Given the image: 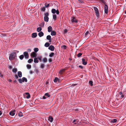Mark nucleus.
Segmentation results:
<instances>
[{"instance_id":"obj_1","label":"nucleus","mask_w":126,"mask_h":126,"mask_svg":"<svg viewBox=\"0 0 126 126\" xmlns=\"http://www.w3.org/2000/svg\"><path fill=\"white\" fill-rule=\"evenodd\" d=\"M16 56V54L15 52H13L11 53L9 56V59L11 61L14 59L15 58Z\"/></svg>"},{"instance_id":"obj_2","label":"nucleus","mask_w":126,"mask_h":126,"mask_svg":"<svg viewBox=\"0 0 126 126\" xmlns=\"http://www.w3.org/2000/svg\"><path fill=\"white\" fill-rule=\"evenodd\" d=\"M117 96L121 98H124L125 96V92H120L119 93V94H117Z\"/></svg>"},{"instance_id":"obj_3","label":"nucleus","mask_w":126,"mask_h":126,"mask_svg":"<svg viewBox=\"0 0 126 126\" xmlns=\"http://www.w3.org/2000/svg\"><path fill=\"white\" fill-rule=\"evenodd\" d=\"M96 16L97 17H98L99 16V12L97 8L96 7H94Z\"/></svg>"},{"instance_id":"obj_4","label":"nucleus","mask_w":126,"mask_h":126,"mask_svg":"<svg viewBox=\"0 0 126 126\" xmlns=\"http://www.w3.org/2000/svg\"><path fill=\"white\" fill-rule=\"evenodd\" d=\"M51 13L53 14H54L56 13V14L58 15L59 13V10L58 9H57V10H56L54 8H53L51 10Z\"/></svg>"},{"instance_id":"obj_5","label":"nucleus","mask_w":126,"mask_h":126,"mask_svg":"<svg viewBox=\"0 0 126 126\" xmlns=\"http://www.w3.org/2000/svg\"><path fill=\"white\" fill-rule=\"evenodd\" d=\"M71 21L72 23H77L78 20L76 19L75 17H73L71 20Z\"/></svg>"},{"instance_id":"obj_6","label":"nucleus","mask_w":126,"mask_h":126,"mask_svg":"<svg viewBox=\"0 0 126 126\" xmlns=\"http://www.w3.org/2000/svg\"><path fill=\"white\" fill-rule=\"evenodd\" d=\"M16 110H14L13 111H11L9 112V114L12 116H14L15 114Z\"/></svg>"},{"instance_id":"obj_7","label":"nucleus","mask_w":126,"mask_h":126,"mask_svg":"<svg viewBox=\"0 0 126 126\" xmlns=\"http://www.w3.org/2000/svg\"><path fill=\"white\" fill-rule=\"evenodd\" d=\"M23 54L25 58H28L29 57V55L28 52L27 51H25L24 52Z\"/></svg>"},{"instance_id":"obj_8","label":"nucleus","mask_w":126,"mask_h":126,"mask_svg":"<svg viewBox=\"0 0 126 126\" xmlns=\"http://www.w3.org/2000/svg\"><path fill=\"white\" fill-rule=\"evenodd\" d=\"M37 55V54L35 53V52H33L31 54V56L32 57H36Z\"/></svg>"},{"instance_id":"obj_9","label":"nucleus","mask_w":126,"mask_h":126,"mask_svg":"<svg viewBox=\"0 0 126 126\" xmlns=\"http://www.w3.org/2000/svg\"><path fill=\"white\" fill-rule=\"evenodd\" d=\"M54 46L51 45L48 47V48L51 51H53L54 49Z\"/></svg>"},{"instance_id":"obj_10","label":"nucleus","mask_w":126,"mask_h":126,"mask_svg":"<svg viewBox=\"0 0 126 126\" xmlns=\"http://www.w3.org/2000/svg\"><path fill=\"white\" fill-rule=\"evenodd\" d=\"M82 63L84 65H86L87 63V61L84 59H82Z\"/></svg>"},{"instance_id":"obj_11","label":"nucleus","mask_w":126,"mask_h":126,"mask_svg":"<svg viewBox=\"0 0 126 126\" xmlns=\"http://www.w3.org/2000/svg\"><path fill=\"white\" fill-rule=\"evenodd\" d=\"M47 39L49 40V42H51V37L50 35H47Z\"/></svg>"},{"instance_id":"obj_12","label":"nucleus","mask_w":126,"mask_h":126,"mask_svg":"<svg viewBox=\"0 0 126 126\" xmlns=\"http://www.w3.org/2000/svg\"><path fill=\"white\" fill-rule=\"evenodd\" d=\"M32 37L33 38H35L37 36V34L36 33H33L32 34Z\"/></svg>"},{"instance_id":"obj_13","label":"nucleus","mask_w":126,"mask_h":126,"mask_svg":"<svg viewBox=\"0 0 126 126\" xmlns=\"http://www.w3.org/2000/svg\"><path fill=\"white\" fill-rule=\"evenodd\" d=\"M56 34V32L52 31L51 33V34L52 36L55 35Z\"/></svg>"},{"instance_id":"obj_14","label":"nucleus","mask_w":126,"mask_h":126,"mask_svg":"<svg viewBox=\"0 0 126 126\" xmlns=\"http://www.w3.org/2000/svg\"><path fill=\"white\" fill-rule=\"evenodd\" d=\"M17 74L18 77L21 78L22 76V73L21 71H18L17 72Z\"/></svg>"},{"instance_id":"obj_15","label":"nucleus","mask_w":126,"mask_h":126,"mask_svg":"<svg viewBox=\"0 0 126 126\" xmlns=\"http://www.w3.org/2000/svg\"><path fill=\"white\" fill-rule=\"evenodd\" d=\"M53 118L51 116H49L48 118V120L50 121V122H52L53 120Z\"/></svg>"},{"instance_id":"obj_16","label":"nucleus","mask_w":126,"mask_h":126,"mask_svg":"<svg viewBox=\"0 0 126 126\" xmlns=\"http://www.w3.org/2000/svg\"><path fill=\"white\" fill-rule=\"evenodd\" d=\"M44 34L42 32H41L38 33V35L40 37H41L43 36Z\"/></svg>"},{"instance_id":"obj_17","label":"nucleus","mask_w":126,"mask_h":126,"mask_svg":"<svg viewBox=\"0 0 126 126\" xmlns=\"http://www.w3.org/2000/svg\"><path fill=\"white\" fill-rule=\"evenodd\" d=\"M48 31L49 32H50L52 31V28L51 26H49L48 27Z\"/></svg>"},{"instance_id":"obj_18","label":"nucleus","mask_w":126,"mask_h":126,"mask_svg":"<svg viewBox=\"0 0 126 126\" xmlns=\"http://www.w3.org/2000/svg\"><path fill=\"white\" fill-rule=\"evenodd\" d=\"M39 62L37 58L35 57L34 59V62L35 63H38Z\"/></svg>"},{"instance_id":"obj_19","label":"nucleus","mask_w":126,"mask_h":126,"mask_svg":"<svg viewBox=\"0 0 126 126\" xmlns=\"http://www.w3.org/2000/svg\"><path fill=\"white\" fill-rule=\"evenodd\" d=\"M46 7L45 6H43V7L40 8L41 11L44 12L46 10Z\"/></svg>"},{"instance_id":"obj_20","label":"nucleus","mask_w":126,"mask_h":126,"mask_svg":"<svg viewBox=\"0 0 126 126\" xmlns=\"http://www.w3.org/2000/svg\"><path fill=\"white\" fill-rule=\"evenodd\" d=\"M22 81L23 82H24V81L26 82L27 81V78L25 77L22 78Z\"/></svg>"},{"instance_id":"obj_21","label":"nucleus","mask_w":126,"mask_h":126,"mask_svg":"<svg viewBox=\"0 0 126 126\" xmlns=\"http://www.w3.org/2000/svg\"><path fill=\"white\" fill-rule=\"evenodd\" d=\"M44 17H48V16L49 15V13L48 12H45L44 14Z\"/></svg>"},{"instance_id":"obj_22","label":"nucleus","mask_w":126,"mask_h":126,"mask_svg":"<svg viewBox=\"0 0 126 126\" xmlns=\"http://www.w3.org/2000/svg\"><path fill=\"white\" fill-rule=\"evenodd\" d=\"M25 94L27 95L26 96L27 98L28 99L30 97V95L29 93H26Z\"/></svg>"},{"instance_id":"obj_23","label":"nucleus","mask_w":126,"mask_h":126,"mask_svg":"<svg viewBox=\"0 0 126 126\" xmlns=\"http://www.w3.org/2000/svg\"><path fill=\"white\" fill-rule=\"evenodd\" d=\"M117 121V120L116 119H114L113 120H111L110 122L111 123H116Z\"/></svg>"},{"instance_id":"obj_24","label":"nucleus","mask_w":126,"mask_h":126,"mask_svg":"<svg viewBox=\"0 0 126 126\" xmlns=\"http://www.w3.org/2000/svg\"><path fill=\"white\" fill-rule=\"evenodd\" d=\"M44 20L45 21L48 22V21L49 18L48 17H44Z\"/></svg>"},{"instance_id":"obj_25","label":"nucleus","mask_w":126,"mask_h":126,"mask_svg":"<svg viewBox=\"0 0 126 126\" xmlns=\"http://www.w3.org/2000/svg\"><path fill=\"white\" fill-rule=\"evenodd\" d=\"M53 19L54 20H56L57 19V16L56 15L53 14Z\"/></svg>"},{"instance_id":"obj_26","label":"nucleus","mask_w":126,"mask_h":126,"mask_svg":"<svg viewBox=\"0 0 126 126\" xmlns=\"http://www.w3.org/2000/svg\"><path fill=\"white\" fill-rule=\"evenodd\" d=\"M45 7L46 8H47L50 6V4L49 3L47 4V3H46L45 4Z\"/></svg>"},{"instance_id":"obj_27","label":"nucleus","mask_w":126,"mask_h":126,"mask_svg":"<svg viewBox=\"0 0 126 126\" xmlns=\"http://www.w3.org/2000/svg\"><path fill=\"white\" fill-rule=\"evenodd\" d=\"M42 29L41 27H39L37 28V31L38 32H39L42 30Z\"/></svg>"},{"instance_id":"obj_28","label":"nucleus","mask_w":126,"mask_h":126,"mask_svg":"<svg viewBox=\"0 0 126 126\" xmlns=\"http://www.w3.org/2000/svg\"><path fill=\"white\" fill-rule=\"evenodd\" d=\"M45 95L46 96H47V97H48L50 96V95L48 93H47L45 94Z\"/></svg>"},{"instance_id":"obj_29","label":"nucleus","mask_w":126,"mask_h":126,"mask_svg":"<svg viewBox=\"0 0 126 126\" xmlns=\"http://www.w3.org/2000/svg\"><path fill=\"white\" fill-rule=\"evenodd\" d=\"M65 69H64L61 70L59 72V73L61 74H62L63 73V71Z\"/></svg>"},{"instance_id":"obj_30","label":"nucleus","mask_w":126,"mask_h":126,"mask_svg":"<svg viewBox=\"0 0 126 126\" xmlns=\"http://www.w3.org/2000/svg\"><path fill=\"white\" fill-rule=\"evenodd\" d=\"M49 44L48 43H46L45 45V46L46 47H48L49 46Z\"/></svg>"},{"instance_id":"obj_31","label":"nucleus","mask_w":126,"mask_h":126,"mask_svg":"<svg viewBox=\"0 0 126 126\" xmlns=\"http://www.w3.org/2000/svg\"><path fill=\"white\" fill-rule=\"evenodd\" d=\"M33 61V60L32 59H31L28 60V62L29 63H31Z\"/></svg>"},{"instance_id":"obj_32","label":"nucleus","mask_w":126,"mask_h":126,"mask_svg":"<svg viewBox=\"0 0 126 126\" xmlns=\"http://www.w3.org/2000/svg\"><path fill=\"white\" fill-rule=\"evenodd\" d=\"M27 68L29 69L31 68V65L28 64L27 65Z\"/></svg>"},{"instance_id":"obj_33","label":"nucleus","mask_w":126,"mask_h":126,"mask_svg":"<svg viewBox=\"0 0 126 126\" xmlns=\"http://www.w3.org/2000/svg\"><path fill=\"white\" fill-rule=\"evenodd\" d=\"M17 70L16 68H14L12 70V71L14 73H16L17 71Z\"/></svg>"},{"instance_id":"obj_34","label":"nucleus","mask_w":126,"mask_h":126,"mask_svg":"<svg viewBox=\"0 0 126 126\" xmlns=\"http://www.w3.org/2000/svg\"><path fill=\"white\" fill-rule=\"evenodd\" d=\"M24 57V55H21L19 56V58L21 60H22Z\"/></svg>"},{"instance_id":"obj_35","label":"nucleus","mask_w":126,"mask_h":126,"mask_svg":"<svg viewBox=\"0 0 126 126\" xmlns=\"http://www.w3.org/2000/svg\"><path fill=\"white\" fill-rule=\"evenodd\" d=\"M39 49L37 48H35L34 49V50L35 52H37L38 51Z\"/></svg>"},{"instance_id":"obj_36","label":"nucleus","mask_w":126,"mask_h":126,"mask_svg":"<svg viewBox=\"0 0 126 126\" xmlns=\"http://www.w3.org/2000/svg\"><path fill=\"white\" fill-rule=\"evenodd\" d=\"M18 115L20 117H21L23 115V114L20 111L18 113Z\"/></svg>"},{"instance_id":"obj_37","label":"nucleus","mask_w":126,"mask_h":126,"mask_svg":"<svg viewBox=\"0 0 126 126\" xmlns=\"http://www.w3.org/2000/svg\"><path fill=\"white\" fill-rule=\"evenodd\" d=\"M77 120H74L73 122V123H74V124H76L77 123Z\"/></svg>"},{"instance_id":"obj_38","label":"nucleus","mask_w":126,"mask_h":126,"mask_svg":"<svg viewBox=\"0 0 126 126\" xmlns=\"http://www.w3.org/2000/svg\"><path fill=\"white\" fill-rule=\"evenodd\" d=\"M54 55V53L53 52H51V54L49 55V56L50 57H53Z\"/></svg>"},{"instance_id":"obj_39","label":"nucleus","mask_w":126,"mask_h":126,"mask_svg":"<svg viewBox=\"0 0 126 126\" xmlns=\"http://www.w3.org/2000/svg\"><path fill=\"white\" fill-rule=\"evenodd\" d=\"M43 61L44 62H46L47 61V59L46 58H44L43 59Z\"/></svg>"},{"instance_id":"obj_40","label":"nucleus","mask_w":126,"mask_h":126,"mask_svg":"<svg viewBox=\"0 0 126 126\" xmlns=\"http://www.w3.org/2000/svg\"><path fill=\"white\" fill-rule=\"evenodd\" d=\"M22 79H21V78H20V79H18V81H19V83H22Z\"/></svg>"},{"instance_id":"obj_41","label":"nucleus","mask_w":126,"mask_h":126,"mask_svg":"<svg viewBox=\"0 0 126 126\" xmlns=\"http://www.w3.org/2000/svg\"><path fill=\"white\" fill-rule=\"evenodd\" d=\"M58 78H55L54 80V82H56L58 80Z\"/></svg>"},{"instance_id":"obj_42","label":"nucleus","mask_w":126,"mask_h":126,"mask_svg":"<svg viewBox=\"0 0 126 126\" xmlns=\"http://www.w3.org/2000/svg\"><path fill=\"white\" fill-rule=\"evenodd\" d=\"M82 55V54L81 53H78L77 55V56H78V57H80Z\"/></svg>"},{"instance_id":"obj_43","label":"nucleus","mask_w":126,"mask_h":126,"mask_svg":"<svg viewBox=\"0 0 126 126\" xmlns=\"http://www.w3.org/2000/svg\"><path fill=\"white\" fill-rule=\"evenodd\" d=\"M45 66V65L44 64H42L41 65V67L42 68H43Z\"/></svg>"},{"instance_id":"obj_44","label":"nucleus","mask_w":126,"mask_h":126,"mask_svg":"<svg viewBox=\"0 0 126 126\" xmlns=\"http://www.w3.org/2000/svg\"><path fill=\"white\" fill-rule=\"evenodd\" d=\"M89 83L90 84V85L91 86H92L93 85V82L92 81H89Z\"/></svg>"},{"instance_id":"obj_45","label":"nucleus","mask_w":126,"mask_h":126,"mask_svg":"<svg viewBox=\"0 0 126 126\" xmlns=\"http://www.w3.org/2000/svg\"><path fill=\"white\" fill-rule=\"evenodd\" d=\"M68 30L67 29H65L64 30V33L65 34L67 32Z\"/></svg>"},{"instance_id":"obj_46","label":"nucleus","mask_w":126,"mask_h":126,"mask_svg":"<svg viewBox=\"0 0 126 126\" xmlns=\"http://www.w3.org/2000/svg\"><path fill=\"white\" fill-rule=\"evenodd\" d=\"M38 59L39 60L40 62H41V61H42V60H41L42 57H38Z\"/></svg>"},{"instance_id":"obj_47","label":"nucleus","mask_w":126,"mask_h":126,"mask_svg":"<svg viewBox=\"0 0 126 126\" xmlns=\"http://www.w3.org/2000/svg\"><path fill=\"white\" fill-rule=\"evenodd\" d=\"M18 76L17 75H16H16H15V79H18Z\"/></svg>"},{"instance_id":"obj_48","label":"nucleus","mask_w":126,"mask_h":126,"mask_svg":"<svg viewBox=\"0 0 126 126\" xmlns=\"http://www.w3.org/2000/svg\"><path fill=\"white\" fill-rule=\"evenodd\" d=\"M89 32L88 31H87L85 33V35L86 36L89 33Z\"/></svg>"},{"instance_id":"obj_49","label":"nucleus","mask_w":126,"mask_h":126,"mask_svg":"<svg viewBox=\"0 0 126 126\" xmlns=\"http://www.w3.org/2000/svg\"><path fill=\"white\" fill-rule=\"evenodd\" d=\"M63 48H64V49H65L66 48V46L65 45H64L63 46Z\"/></svg>"},{"instance_id":"obj_50","label":"nucleus","mask_w":126,"mask_h":126,"mask_svg":"<svg viewBox=\"0 0 126 126\" xmlns=\"http://www.w3.org/2000/svg\"><path fill=\"white\" fill-rule=\"evenodd\" d=\"M78 0V1L79 3H82V0Z\"/></svg>"},{"instance_id":"obj_51","label":"nucleus","mask_w":126,"mask_h":126,"mask_svg":"<svg viewBox=\"0 0 126 126\" xmlns=\"http://www.w3.org/2000/svg\"><path fill=\"white\" fill-rule=\"evenodd\" d=\"M27 51H28L29 52H31V49H30V48L28 49H27Z\"/></svg>"},{"instance_id":"obj_52","label":"nucleus","mask_w":126,"mask_h":126,"mask_svg":"<svg viewBox=\"0 0 126 126\" xmlns=\"http://www.w3.org/2000/svg\"><path fill=\"white\" fill-rule=\"evenodd\" d=\"M79 67L81 69H82L83 68V66H81V65H79Z\"/></svg>"},{"instance_id":"obj_53","label":"nucleus","mask_w":126,"mask_h":126,"mask_svg":"<svg viewBox=\"0 0 126 126\" xmlns=\"http://www.w3.org/2000/svg\"><path fill=\"white\" fill-rule=\"evenodd\" d=\"M8 68L10 69H11L12 68V66H9V67H8Z\"/></svg>"},{"instance_id":"obj_54","label":"nucleus","mask_w":126,"mask_h":126,"mask_svg":"<svg viewBox=\"0 0 126 126\" xmlns=\"http://www.w3.org/2000/svg\"><path fill=\"white\" fill-rule=\"evenodd\" d=\"M49 61L50 62H51L52 61V59H49Z\"/></svg>"},{"instance_id":"obj_55","label":"nucleus","mask_w":126,"mask_h":126,"mask_svg":"<svg viewBox=\"0 0 126 126\" xmlns=\"http://www.w3.org/2000/svg\"><path fill=\"white\" fill-rule=\"evenodd\" d=\"M46 97L45 96H44L43 97V98L44 99H45L46 98Z\"/></svg>"},{"instance_id":"obj_56","label":"nucleus","mask_w":126,"mask_h":126,"mask_svg":"<svg viewBox=\"0 0 126 126\" xmlns=\"http://www.w3.org/2000/svg\"><path fill=\"white\" fill-rule=\"evenodd\" d=\"M14 83H17V81L16 80H15L14 81Z\"/></svg>"},{"instance_id":"obj_57","label":"nucleus","mask_w":126,"mask_h":126,"mask_svg":"<svg viewBox=\"0 0 126 126\" xmlns=\"http://www.w3.org/2000/svg\"><path fill=\"white\" fill-rule=\"evenodd\" d=\"M33 73V72L32 71H30V73L31 74H32Z\"/></svg>"},{"instance_id":"obj_58","label":"nucleus","mask_w":126,"mask_h":126,"mask_svg":"<svg viewBox=\"0 0 126 126\" xmlns=\"http://www.w3.org/2000/svg\"><path fill=\"white\" fill-rule=\"evenodd\" d=\"M0 76L1 78L3 77V75H1V74L0 72Z\"/></svg>"},{"instance_id":"obj_59","label":"nucleus","mask_w":126,"mask_h":126,"mask_svg":"<svg viewBox=\"0 0 126 126\" xmlns=\"http://www.w3.org/2000/svg\"><path fill=\"white\" fill-rule=\"evenodd\" d=\"M2 114V113L1 112V111H0V116Z\"/></svg>"},{"instance_id":"obj_60","label":"nucleus","mask_w":126,"mask_h":126,"mask_svg":"<svg viewBox=\"0 0 126 126\" xmlns=\"http://www.w3.org/2000/svg\"><path fill=\"white\" fill-rule=\"evenodd\" d=\"M9 82H11L12 81V80L11 79H9Z\"/></svg>"},{"instance_id":"obj_61","label":"nucleus","mask_w":126,"mask_h":126,"mask_svg":"<svg viewBox=\"0 0 126 126\" xmlns=\"http://www.w3.org/2000/svg\"><path fill=\"white\" fill-rule=\"evenodd\" d=\"M125 13L126 14V10L125 11Z\"/></svg>"},{"instance_id":"obj_62","label":"nucleus","mask_w":126,"mask_h":126,"mask_svg":"<svg viewBox=\"0 0 126 126\" xmlns=\"http://www.w3.org/2000/svg\"><path fill=\"white\" fill-rule=\"evenodd\" d=\"M92 24H91V25H92ZM91 26L92 27L93 26L92 25H91Z\"/></svg>"},{"instance_id":"obj_63","label":"nucleus","mask_w":126,"mask_h":126,"mask_svg":"<svg viewBox=\"0 0 126 126\" xmlns=\"http://www.w3.org/2000/svg\"><path fill=\"white\" fill-rule=\"evenodd\" d=\"M47 82H46V84H47Z\"/></svg>"},{"instance_id":"obj_64","label":"nucleus","mask_w":126,"mask_h":126,"mask_svg":"<svg viewBox=\"0 0 126 126\" xmlns=\"http://www.w3.org/2000/svg\"><path fill=\"white\" fill-rule=\"evenodd\" d=\"M74 85H76V84H74Z\"/></svg>"}]
</instances>
